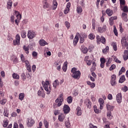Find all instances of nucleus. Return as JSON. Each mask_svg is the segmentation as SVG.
Wrapping results in <instances>:
<instances>
[{"mask_svg":"<svg viewBox=\"0 0 128 128\" xmlns=\"http://www.w3.org/2000/svg\"><path fill=\"white\" fill-rule=\"evenodd\" d=\"M12 1L9 0L8 2V8H12Z\"/></svg>","mask_w":128,"mask_h":128,"instance_id":"obj_38","label":"nucleus"},{"mask_svg":"<svg viewBox=\"0 0 128 128\" xmlns=\"http://www.w3.org/2000/svg\"><path fill=\"white\" fill-rule=\"evenodd\" d=\"M114 32L115 36H118V30H116V26H114Z\"/></svg>","mask_w":128,"mask_h":128,"instance_id":"obj_43","label":"nucleus"},{"mask_svg":"<svg viewBox=\"0 0 128 128\" xmlns=\"http://www.w3.org/2000/svg\"><path fill=\"white\" fill-rule=\"evenodd\" d=\"M98 102H100V110H102V107L104 106V100L102 98H100L98 100Z\"/></svg>","mask_w":128,"mask_h":128,"instance_id":"obj_17","label":"nucleus"},{"mask_svg":"<svg viewBox=\"0 0 128 128\" xmlns=\"http://www.w3.org/2000/svg\"><path fill=\"white\" fill-rule=\"evenodd\" d=\"M128 35L127 36H125L122 37L121 39V44L122 46L124 48L126 45L128 43Z\"/></svg>","mask_w":128,"mask_h":128,"instance_id":"obj_5","label":"nucleus"},{"mask_svg":"<svg viewBox=\"0 0 128 128\" xmlns=\"http://www.w3.org/2000/svg\"><path fill=\"white\" fill-rule=\"evenodd\" d=\"M6 102H7L6 99H2L0 100V104H2L4 106L6 104Z\"/></svg>","mask_w":128,"mask_h":128,"instance_id":"obj_42","label":"nucleus"},{"mask_svg":"<svg viewBox=\"0 0 128 128\" xmlns=\"http://www.w3.org/2000/svg\"><path fill=\"white\" fill-rule=\"evenodd\" d=\"M112 58H113L114 62H117V64H120V62H122L120 60H118V58H116V56H112Z\"/></svg>","mask_w":128,"mask_h":128,"instance_id":"obj_37","label":"nucleus"},{"mask_svg":"<svg viewBox=\"0 0 128 128\" xmlns=\"http://www.w3.org/2000/svg\"><path fill=\"white\" fill-rule=\"evenodd\" d=\"M65 24H66V27L67 28H70V23L68 22H65Z\"/></svg>","mask_w":128,"mask_h":128,"instance_id":"obj_64","label":"nucleus"},{"mask_svg":"<svg viewBox=\"0 0 128 128\" xmlns=\"http://www.w3.org/2000/svg\"><path fill=\"white\" fill-rule=\"evenodd\" d=\"M20 36L18 34L16 36V39L13 40L14 46H20Z\"/></svg>","mask_w":128,"mask_h":128,"instance_id":"obj_4","label":"nucleus"},{"mask_svg":"<svg viewBox=\"0 0 128 128\" xmlns=\"http://www.w3.org/2000/svg\"><path fill=\"white\" fill-rule=\"evenodd\" d=\"M36 34L34 32L31 30H28V38L32 40V38H34L36 37Z\"/></svg>","mask_w":128,"mask_h":128,"instance_id":"obj_6","label":"nucleus"},{"mask_svg":"<svg viewBox=\"0 0 128 128\" xmlns=\"http://www.w3.org/2000/svg\"><path fill=\"white\" fill-rule=\"evenodd\" d=\"M63 102L64 101L60 100L58 99H56L55 100V102L56 104V106H58V108H60V106L62 104Z\"/></svg>","mask_w":128,"mask_h":128,"instance_id":"obj_16","label":"nucleus"},{"mask_svg":"<svg viewBox=\"0 0 128 128\" xmlns=\"http://www.w3.org/2000/svg\"><path fill=\"white\" fill-rule=\"evenodd\" d=\"M116 76L115 74H112V79L110 81V84L112 86H114L116 84Z\"/></svg>","mask_w":128,"mask_h":128,"instance_id":"obj_9","label":"nucleus"},{"mask_svg":"<svg viewBox=\"0 0 128 128\" xmlns=\"http://www.w3.org/2000/svg\"><path fill=\"white\" fill-rule=\"evenodd\" d=\"M64 94H60L58 98H57V99H58L60 100H62L64 102V97H62Z\"/></svg>","mask_w":128,"mask_h":128,"instance_id":"obj_52","label":"nucleus"},{"mask_svg":"<svg viewBox=\"0 0 128 128\" xmlns=\"http://www.w3.org/2000/svg\"><path fill=\"white\" fill-rule=\"evenodd\" d=\"M66 116L64 114H60L58 116V119L60 122H64Z\"/></svg>","mask_w":128,"mask_h":128,"instance_id":"obj_21","label":"nucleus"},{"mask_svg":"<svg viewBox=\"0 0 128 128\" xmlns=\"http://www.w3.org/2000/svg\"><path fill=\"white\" fill-rule=\"evenodd\" d=\"M84 104L86 105L88 108H92V102L90 100H86L84 102Z\"/></svg>","mask_w":128,"mask_h":128,"instance_id":"obj_14","label":"nucleus"},{"mask_svg":"<svg viewBox=\"0 0 128 128\" xmlns=\"http://www.w3.org/2000/svg\"><path fill=\"white\" fill-rule=\"evenodd\" d=\"M42 84L44 90L47 92V94H50V90H52V88L50 84L49 80L42 81Z\"/></svg>","mask_w":128,"mask_h":128,"instance_id":"obj_1","label":"nucleus"},{"mask_svg":"<svg viewBox=\"0 0 128 128\" xmlns=\"http://www.w3.org/2000/svg\"><path fill=\"white\" fill-rule=\"evenodd\" d=\"M54 112V116H58V114H60V110H55Z\"/></svg>","mask_w":128,"mask_h":128,"instance_id":"obj_62","label":"nucleus"},{"mask_svg":"<svg viewBox=\"0 0 128 128\" xmlns=\"http://www.w3.org/2000/svg\"><path fill=\"white\" fill-rule=\"evenodd\" d=\"M28 122L26 123L27 126L28 128H32V126L34 124V120H32V118H28Z\"/></svg>","mask_w":128,"mask_h":128,"instance_id":"obj_8","label":"nucleus"},{"mask_svg":"<svg viewBox=\"0 0 128 128\" xmlns=\"http://www.w3.org/2000/svg\"><path fill=\"white\" fill-rule=\"evenodd\" d=\"M39 44L42 46H44L46 44H48V42L44 40H42L39 41Z\"/></svg>","mask_w":128,"mask_h":128,"instance_id":"obj_20","label":"nucleus"},{"mask_svg":"<svg viewBox=\"0 0 128 128\" xmlns=\"http://www.w3.org/2000/svg\"><path fill=\"white\" fill-rule=\"evenodd\" d=\"M106 30V26L104 25L102 27H98V32L100 34H102V32H104Z\"/></svg>","mask_w":128,"mask_h":128,"instance_id":"obj_12","label":"nucleus"},{"mask_svg":"<svg viewBox=\"0 0 128 128\" xmlns=\"http://www.w3.org/2000/svg\"><path fill=\"white\" fill-rule=\"evenodd\" d=\"M80 44H84V37L80 36Z\"/></svg>","mask_w":128,"mask_h":128,"instance_id":"obj_47","label":"nucleus"},{"mask_svg":"<svg viewBox=\"0 0 128 128\" xmlns=\"http://www.w3.org/2000/svg\"><path fill=\"white\" fill-rule=\"evenodd\" d=\"M106 13L108 16H112L114 14V11L110 8H108L106 10Z\"/></svg>","mask_w":128,"mask_h":128,"instance_id":"obj_13","label":"nucleus"},{"mask_svg":"<svg viewBox=\"0 0 128 128\" xmlns=\"http://www.w3.org/2000/svg\"><path fill=\"white\" fill-rule=\"evenodd\" d=\"M26 68L29 72H32V66H30V65L27 66Z\"/></svg>","mask_w":128,"mask_h":128,"instance_id":"obj_59","label":"nucleus"},{"mask_svg":"<svg viewBox=\"0 0 128 128\" xmlns=\"http://www.w3.org/2000/svg\"><path fill=\"white\" fill-rule=\"evenodd\" d=\"M86 84L91 88H94L96 86V84L94 82H92L90 81H87Z\"/></svg>","mask_w":128,"mask_h":128,"instance_id":"obj_19","label":"nucleus"},{"mask_svg":"<svg viewBox=\"0 0 128 128\" xmlns=\"http://www.w3.org/2000/svg\"><path fill=\"white\" fill-rule=\"evenodd\" d=\"M8 124V120H5L3 124L4 128H6Z\"/></svg>","mask_w":128,"mask_h":128,"instance_id":"obj_49","label":"nucleus"},{"mask_svg":"<svg viewBox=\"0 0 128 128\" xmlns=\"http://www.w3.org/2000/svg\"><path fill=\"white\" fill-rule=\"evenodd\" d=\"M21 36L22 38H26V32L24 30H22L21 32Z\"/></svg>","mask_w":128,"mask_h":128,"instance_id":"obj_32","label":"nucleus"},{"mask_svg":"<svg viewBox=\"0 0 128 128\" xmlns=\"http://www.w3.org/2000/svg\"><path fill=\"white\" fill-rule=\"evenodd\" d=\"M38 96H42V98H44L45 94L44 92V89L40 90L38 92Z\"/></svg>","mask_w":128,"mask_h":128,"instance_id":"obj_15","label":"nucleus"},{"mask_svg":"<svg viewBox=\"0 0 128 128\" xmlns=\"http://www.w3.org/2000/svg\"><path fill=\"white\" fill-rule=\"evenodd\" d=\"M118 20V17L116 16H112L110 18L109 20Z\"/></svg>","mask_w":128,"mask_h":128,"instance_id":"obj_53","label":"nucleus"},{"mask_svg":"<svg viewBox=\"0 0 128 128\" xmlns=\"http://www.w3.org/2000/svg\"><path fill=\"white\" fill-rule=\"evenodd\" d=\"M48 3H43V8H49Z\"/></svg>","mask_w":128,"mask_h":128,"instance_id":"obj_50","label":"nucleus"},{"mask_svg":"<svg viewBox=\"0 0 128 128\" xmlns=\"http://www.w3.org/2000/svg\"><path fill=\"white\" fill-rule=\"evenodd\" d=\"M108 49H109L108 46H106V48H104V49L102 50V52H103L104 54H106V52H108Z\"/></svg>","mask_w":128,"mask_h":128,"instance_id":"obj_48","label":"nucleus"},{"mask_svg":"<svg viewBox=\"0 0 128 128\" xmlns=\"http://www.w3.org/2000/svg\"><path fill=\"white\" fill-rule=\"evenodd\" d=\"M63 112L64 114H67L70 112V108L68 104H64L63 106Z\"/></svg>","mask_w":128,"mask_h":128,"instance_id":"obj_7","label":"nucleus"},{"mask_svg":"<svg viewBox=\"0 0 128 128\" xmlns=\"http://www.w3.org/2000/svg\"><path fill=\"white\" fill-rule=\"evenodd\" d=\"M116 68V64H113L110 68V70H114Z\"/></svg>","mask_w":128,"mask_h":128,"instance_id":"obj_51","label":"nucleus"},{"mask_svg":"<svg viewBox=\"0 0 128 128\" xmlns=\"http://www.w3.org/2000/svg\"><path fill=\"white\" fill-rule=\"evenodd\" d=\"M108 98L110 100H112V94H108Z\"/></svg>","mask_w":128,"mask_h":128,"instance_id":"obj_60","label":"nucleus"},{"mask_svg":"<svg viewBox=\"0 0 128 128\" xmlns=\"http://www.w3.org/2000/svg\"><path fill=\"white\" fill-rule=\"evenodd\" d=\"M112 45L113 48L114 50L116 52L118 50V46H116V43L115 42H113Z\"/></svg>","mask_w":128,"mask_h":128,"instance_id":"obj_30","label":"nucleus"},{"mask_svg":"<svg viewBox=\"0 0 128 128\" xmlns=\"http://www.w3.org/2000/svg\"><path fill=\"white\" fill-rule=\"evenodd\" d=\"M15 14L16 15V16L17 18V20H20L22 19V15L20 14V12L18 11H15Z\"/></svg>","mask_w":128,"mask_h":128,"instance_id":"obj_27","label":"nucleus"},{"mask_svg":"<svg viewBox=\"0 0 128 128\" xmlns=\"http://www.w3.org/2000/svg\"><path fill=\"white\" fill-rule=\"evenodd\" d=\"M97 44H100V42L102 44H106V38L104 36L100 37V36L97 35L96 36Z\"/></svg>","mask_w":128,"mask_h":128,"instance_id":"obj_3","label":"nucleus"},{"mask_svg":"<svg viewBox=\"0 0 128 128\" xmlns=\"http://www.w3.org/2000/svg\"><path fill=\"white\" fill-rule=\"evenodd\" d=\"M65 126L67 128H70V121L66 122Z\"/></svg>","mask_w":128,"mask_h":128,"instance_id":"obj_45","label":"nucleus"},{"mask_svg":"<svg viewBox=\"0 0 128 128\" xmlns=\"http://www.w3.org/2000/svg\"><path fill=\"white\" fill-rule=\"evenodd\" d=\"M76 12L78 14H82V6H77Z\"/></svg>","mask_w":128,"mask_h":128,"instance_id":"obj_26","label":"nucleus"},{"mask_svg":"<svg viewBox=\"0 0 128 128\" xmlns=\"http://www.w3.org/2000/svg\"><path fill=\"white\" fill-rule=\"evenodd\" d=\"M71 72L72 74V78H74L76 80L80 78V74H82L80 73V71L78 70V68H72L71 70Z\"/></svg>","mask_w":128,"mask_h":128,"instance_id":"obj_2","label":"nucleus"},{"mask_svg":"<svg viewBox=\"0 0 128 128\" xmlns=\"http://www.w3.org/2000/svg\"><path fill=\"white\" fill-rule=\"evenodd\" d=\"M76 114L78 116H80L82 114V108L79 106H77L76 110Z\"/></svg>","mask_w":128,"mask_h":128,"instance_id":"obj_10","label":"nucleus"},{"mask_svg":"<svg viewBox=\"0 0 128 128\" xmlns=\"http://www.w3.org/2000/svg\"><path fill=\"white\" fill-rule=\"evenodd\" d=\"M100 62L101 64H106V58H100Z\"/></svg>","mask_w":128,"mask_h":128,"instance_id":"obj_58","label":"nucleus"},{"mask_svg":"<svg viewBox=\"0 0 128 128\" xmlns=\"http://www.w3.org/2000/svg\"><path fill=\"white\" fill-rule=\"evenodd\" d=\"M124 12H128V6H124L122 10Z\"/></svg>","mask_w":128,"mask_h":128,"instance_id":"obj_54","label":"nucleus"},{"mask_svg":"<svg viewBox=\"0 0 128 128\" xmlns=\"http://www.w3.org/2000/svg\"><path fill=\"white\" fill-rule=\"evenodd\" d=\"M44 126L45 128H48V122L46 120H44Z\"/></svg>","mask_w":128,"mask_h":128,"instance_id":"obj_44","label":"nucleus"},{"mask_svg":"<svg viewBox=\"0 0 128 128\" xmlns=\"http://www.w3.org/2000/svg\"><path fill=\"white\" fill-rule=\"evenodd\" d=\"M88 38L90 40H94V38H96V36L92 34H90L88 35Z\"/></svg>","mask_w":128,"mask_h":128,"instance_id":"obj_46","label":"nucleus"},{"mask_svg":"<svg viewBox=\"0 0 128 128\" xmlns=\"http://www.w3.org/2000/svg\"><path fill=\"white\" fill-rule=\"evenodd\" d=\"M126 80V77L124 76V75H122L119 80V82L120 84H122Z\"/></svg>","mask_w":128,"mask_h":128,"instance_id":"obj_29","label":"nucleus"},{"mask_svg":"<svg viewBox=\"0 0 128 128\" xmlns=\"http://www.w3.org/2000/svg\"><path fill=\"white\" fill-rule=\"evenodd\" d=\"M56 8H58V2L56 0H54L53 2L52 10H56Z\"/></svg>","mask_w":128,"mask_h":128,"instance_id":"obj_33","label":"nucleus"},{"mask_svg":"<svg viewBox=\"0 0 128 128\" xmlns=\"http://www.w3.org/2000/svg\"><path fill=\"white\" fill-rule=\"evenodd\" d=\"M122 19L123 20H124V22H128V14H126L124 12H122Z\"/></svg>","mask_w":128,"mask_h":128,"instance_id":"obj_18","label":"nucleus"},{"mask_svg":"<svg viewBox=\"0 0 128 128\" xmlns=\"http://www.w3.org/2000/svg\"><path fill=\"white\" fill-rule=\"evenodd\" d=\"M78 91L76 90H74L73 92V96H78Z\"/></svg>","mask_w":128,"mask_h":128,"instance_id":"obj_63","label":"nucleus"},{"mask_svg":"<svg viewBox=\"0 0 128 128\" xmlns=\"http://www.w3.org/2000/svg\"><path fill=\"white\" fill-rule=\"evenodd\" d=\"M12 76L14 80H20V76H18V74H17L14 73L12 75Z\"/></svg>","mask_w":128,"mask_h":128,"instance_id":"obj_34","label":"nucleus"},{"mask_svg":"<svg viewBox=\"0 0 128 128\" xmlns=\"http://www.w3.org/2000/svg\"><path fill=\"white\" fill-rule=\"evenodd\" d=\"M24 94L20 93L19 94V100H24Z\"/></svg>","mask_w":128,"mask_h":128,"instance_id":"obj_35","label":"nucleus"},{"mask_svg":"<svg viewBox=\"0 0 128 128\" xmlns=\"http://www.w3.org/2000/svg\"><path fill=\"white\" fill-rule=\"evenodd\" d=\"M120 4L121 6H124L126 4V0H120Z\"/></svg>","mask_w":128,"mask_h":128,"instance_id":"obj_55","label":"nucleus"},{"mask_svg":"<svg viewBox=\"0 0 128 128\" xmlns=\"http://www.w3.org/2000/svg\"><path fill=\"white\" fill-rule=\"evenodd\" d=\"M57 86H60V82L58 80H56L53 82V86L54 88H56Z\"/></svg>","mask_w":128,"mask_h":128,"instance_id":"obj_24","label":"nucleus"},{"mask_svg":"<svg viewBox=\"0 0 128 128\" xmlns=\"http://www.w3.org/2000/svg\"><path fill=\"white\" fill-rule=\"evenodd\" d=\"M21 78H22V80H26V74H24V73H22V74Z\"/></svg>","mask_w":128,"mask_h":128,"instance_id":"obj_61","label":"nucleus"},{"mask_svg":"<svg viewBox=\"0 0 128 128\" xmlns=\"http://www.w3.org/2000/svg\"><path fill=\"white\" fill-rule=\"evenodd\" d=\"M122 90L123 92H128V88L126 86H124V87L122 88Z\"/></svg>","mask_w":128,"mask_h":128,"instance_id":"obj_57","label":"nucleus"},{"mask_svg":"<svg viewBox=\"0 0 128 128\" xmlns=\"http://www.w3.org/2000/svg\"><path fill=\"white\" fill-rule=\"evenodd\" d=\"M112 58H110L108 59V61L106 63V66L108 68H109L110 64H112Z\"/></svg>","mask_w":128,"mask_h":128,"instance_id":"obj_31","label":"nucleus"},{"mask_svg":"<svg viewBox=\"0 0 128 128\" xmlns=\"http://www.w3.org/2000/svg\"><path fill=\"white\" fill-rule=\"evenodd\" d=\"M10 22L12 24H14V16H10Z\"/></svg>","mask_w":128,"mask_h":128,"instance_id":"obj_56","label":"nucleus"},{"mask_svg":"<svg viewBox=\"0 0 128 128\" xmlns=\"http://www.w3.org/2000/svg\"><path fill=\"white\" fill-rule=\"evenodd\" d=\"M116 100L118 104H121L122 100V93H118L116 96Z\"/></svg>","mask_w":128,"mask_h":128,"instance_id":"obj_11","label":"nucleus"},{"mask_svg":"<svg viewBox=\"0 0 128 128\" xmlns=\"http://www.w3.org/2000/svg\"><path fill=\"white\" fill-rule=\"evenodd\" d=\"M81 50L83 52V54H86V52H88V48L84 46L82 48Z\"/></svg>","mask_w":128,"mask_h":128,"instance_id":"obj_41","label":"nucleus"},{"mask_svg":"<svg viewBox=\"0 0 128 128\" xmlns=\"http://www.w3.org/2000/svg\"><path fill=\"white\" fill-rule=\"evenodd\" d=\"M114 106L109 104H106V109L108 110H114Z\"/></svg>","mask_w":128,"mask_h":128,"instance_id":"obj_28","label":"nucleus"},{"mask_svg":"<svg viewBox=\"0 0 128 128\" xmlns=\"http://www.w3.org/2000/svg\"><path fill=\"white\" fill-rule=\"evenodd\" d=\"M67 102L68 104H72V96H68L67 98Z\"/></svg>","mask_w":128,"mask_h":128,"instance_id":"obj_36","label":"nucleus"},{"mask_svg":"<svg viewBox=\"0 0 128 128\" xmlns=\"http://www.w3.org/2000/svg\"><path fill=\"white\" fill-rule=\"evenodd\" d=\"M78 36H76L74 39L73 44H74V46H76V44H78Z\"/></svg>","mask_w":128,"mask_h":128,"instance_id":"obj_25","label":"nucleus"},{"mask_svg":"<svg viewBox=\"0 0 128 128\" xmlns=\"http://www.w3.org/2000/svg\"><path fill=\"white\" fill-rule=\"evenodd\" d=\"M4 116H6V118H8V109H4Z\"/></svg>","mask_w":128,"mask_h":128,"instance_id":"obj_40","label":"nucleus"},{"mask_svg":"<svg viewBox=\"0 0 128 128\" xmlns=\"http://www.w3.org/2000/svg\"><path fill=\"white\" fill-rule=\"evenodd\" d=\"M62 70L64 72H66V70H68V64L66 62H64V66H62Z\"/></svg>","mask_w":128,"mask_h":128,"instance_id":"obj_39","label":"nucleus"},{"mask_svg":"<svg viewBox=\"0 0 128 128\" xmlns=\"http://www.w3.org/2000/svg\"><path fill=\"white\" fill-rule=\"evenodd\" d=\"M23 48L24 50V52H26V54H30V47L28 46H23Z\"/></svg>","mask_w":128,"mask_h":128,"instance_id":"obj_23","label":"nucleus"},{"mask_svg":"<svg viewBox=\"0 0 128 128\" xmlns=\"http://www.w3.org/2000/svg\"><path fill=\"white\" fill-rule=\"evenodd\" d=\"M123 58L124 60H128V50H126L124 52V54L123 55Z\"/></svg>","mask_w":128,"mask_h":128,"instance_id":"obj_22","label":"nucleus"}]
</instances>
